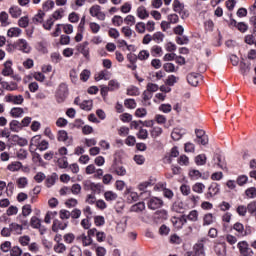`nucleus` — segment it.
Segmentation results:
<instances>
[{"instance_id":"a18cd8bd","label":"nucleus","mask_w":256,"mask_h":256,"mask_svg":"<svg viewBox=\"0 0 256 256\" xmlns=\"http://www.w3.org/2000/svg\"><path fill=\"white\" fill-rule=\"evenodd\" d=\"M19 27H22L23 29L29 27V17L23 16L18 20Z\"/></svg>"},{"instance_id":"6e6552de","label":"nucleus","mask_w":256,"mask_h":256,"mask_svg":"<svg viewBox=\"0 0 256 256\" xmlns=\"http://www.w3.org/2000/svg\"><path fill=\"white\" fill-rule=\"evenodd\" d=\"M147 205L148 209H152V211H155V209H161V207H163V200L157 197H153L149 199Z\"/></svg>"},{"instance_id":"4468645a","label":"nucleus","mask_w":256,"mask_h":256,"mask_svg":"<svg viewBox=\"0 0 256 256\" xmlns=\"http://www.w3.org/2000/svg\"><path fill=\"white\" fill-rule=\"evenodd\" d=\"M214 251L218 256H226L227 255V246L225 243H219L215 245Z\"/></svg>"},{"instance_id":"c756f323","label":"nucleus","mask_w":256,"mask_h":256,"mask_svg":"<svg viewBox=\"0 0 256 256\" xmlns=\"http://www.w3.org/2000/svg\"><path fill=\"white\" fill-rule=\"evenodd\" d=\"M11 61H6L4 63V69L2 70V75H4V77H9V75H11V73H13V69H11Z\"/></svg>"},{"instance_id":"423d86ee","label":"nucleus","mask_w":256,"mask_h":256,"mask_svg":"<svg viewBox=\"0 0 256 256\" xmlns=\"http://www.w3.org/2000/svg\"><path fill=\"white\" fill-rule=\"evenodd\" d=\"M112 171L113 173H116V175H119L120 177H124V175H127V170L123 167L121 161L117 159H114L113 161Z\"/></svg>"},{"instance_id":"de8ad7c7","label":"nucleus","mask_w":256,"mask_h":256,"mask_svg":"<svg viewBox=\"0 0 256 256\" xmlns=\"http://www.w3.org/2000/svg\"><path fill=\"white\" fill-rule=\"evenodd\" d=\"M105 187L102 186L101 183H94L92 193L95 195L96 193L99 195L100 193H103Z\"/></svg>"},{"instance_id":"338daca9","label":"nucleus","mask_w":256,"mask_h":256,"mask_svg":"<svg viewBox=\"0 0 256 256\" xmlns=\"http://www.w3.org/2000/svg\"><path fill=\"white\" fill-rule=\"evenodd\" d=\"M10 255H11V256H21V255H23V250H21V249L19 248V246H14V247L11 249Z\"/></svg>"},{"instance_id":"f03ea898","label":"nucleus","mask_w":256,"mask_h":256,"mask_svg":"<svg viewBox=\"0 0 256 256\" xmlns=\"http://www.w3.org/2000/svg\"><path fill=\"white\" fill-rule=\"evenodd\" d=\"M237 247L239 249V253H240L241 256H253V255H255V252L253 251V249H251V247H249V243H247V241L239 242Z\"/></svg>"},{"instance_id":"a19ab883","label":"nucleus","mask_w":256,"mask_h":256,"mask_svg":"<svg viewBox=\"0 0 256 256\" xmlns=\"http://www.w3.org/2000/svg\"><path fill=\"white\" fill-rule=\"evenodd\" d=\"M195 163L196 165H205L207 163V156L205 154H200L195 157Z\"/></svg>"},{"instance_id":"052dcab7","label":"nucleus","mask_w":256,"mask_h":256,"mask_svg":"<svg viewBox=\"0 0 256 256\" xmlns=\"http://www.w3.org/2000/svg\"><path fill=\"white\" fill-rule=\"evenodd\" d=\"M246 196L249 199H255L256 197V188L255 187H250L245 191Z\"/></svg>"},{"instance_id":"09e8293b","label":"nucleus","mask_w":256,"mask_h":256,"mask_svg":"<svg viewBox=\"0 0 256 256\" xmlns=\"http://www.w3.org/2000/svg\"><path fill=\"white\" fill-rule=\"evenodd\" d=\"M58 167L60 169H67L69 167V162L67 161V157H62L58 159Z\"/></svg>"},{"instance_id":"7ed1b4c3","label":"nucleus","mask_w":256,"mask_h":256,"mask_svg":"<svg viewBox=\"0 0 256 256\" xmlns=\"http://www.w3.org/2000/svg\"><path fill=\"white\" fill-rule=\"evenodd\" d=\"M219 193H221V185H219V183H217V182H212L208 186L206 198L213 199V197H216V195H219Z\"/></svg>"},{"instance_id":"4be33fe9","label":"nucleus","mask_w":256,"mask_h":256,"mask_svg":"<svg viewBox=\"0 0 256 256\" xmlns=\"http://www.w3.org/2000/svg\"><path fill=\"white\" fill-rule=\"evenodd\" d=\"M21 129H23V125L21 124V122L17 120H12L10 122V131H13L14 133H19Z\"/></svg>"},{"instance_id":"2f4dec72","label":"nucleus","mask_w":256,"mask_h":256,"mask_svg":"<svg viewBox=\"0 0 256 256\" xmlns=\"http://www.w3.org/2000/svg\"><path fill=\"white\" fill-rule=\"evenodd\" d=\"M173 7H174L175 13H179V14H182L183 9H185V5H183V3H181L179 0H174Z\"/></svg>"},{"instance_id":"20e7f679","label":"nucleus","mask_w":256,"mask_h":256,"mask_svg":"<svg viewBox=\"0 0 256 256\" xmlns=\"http://www.w3.org/2000/svg\"><path fill=\"white\" fill-rule=\"evenodd\" d=\"M68 95H69V89L67 88L66 84H60L56 93L57 102L63 103V101L67 99Z\"/></svg>"},{"instance_id":"aec40b11","label":"nucleus","mask_w":256,"mask_h":256,"mask_svg":"<svg viewBox=\"0 0 256 256\" xmlns=\"http://www.w3.org/2000/svg\"><path fill=\"white\" fill-rule=\"evenodd\" d=\"M8 103H13L14 105H21L24 101L22 95H10L7 97Z\"/></svg>"},{"instance_id":"0eeeda50","label":"nucleus","mask_w":256,"mask_h":256,"mask_svg":"<svg viewBox=\"0 0 256 256\" xmlns=\"http://www.w3.org/2000/svg\"><path fill=\"white\" fill-rule=\"evenodd\" d=\"M88 235H92L93 237L96 235V241H98V243H103V241L107 239V234L103 231H98L97 228L89 229Z\"/></svg>"},{"instance_id":"bf43d9fd","label":"nucleus","mask_w":256,"mask_h":256,"mask_svg":"<svg viewBox=\"0 0 256 256\" xmlns=\"http://www.w3.org/2000/svg\"><path fill=\"white\" fill-rule=\"evenodd\" d=\"M23 113H24L23 108H12L10 111V114L15 118L21 117Z\"/></svg>"},{"instance_id":"cd10ccee","label":"nucleus","mask_w":256,"mask_h":256,"mask_svg":"<svg viewBox=\"0 0 256 256\" xmlns=\"http://www.w3.org/2000/svg\"><path fill=\"white\" fill-rule=\"evenodd\" d=\"M9 13L11 17H13L14 19H17L18 17H21L22 10L19 8V6H12L9 9Z\"/></svg>"},{"instance_id":"72a5a7b5","label":"nucleus","mask_w":256,"mask_h":256,"mask_svg":"<svg viewBox=\"0 0 256 256\" xmlns=\"http://www.w3.org/2000/svg\"><path fill=\"white\" fill-rule=\"evenodd\" d=\"M23 31L20 28L12 27L8 30L7 35L9 37H19Z\"/></svg>"},{"instance_id":"774afa93","label":"nucleus","mask_w":256,"mask_h":256,"mask_svg":"<svg viewBox=\"0 0 256 256\" xmlns=\"http://www.w3.org/2000/svg\"><path fill=\"white\" fill-rule=\"evenodd\" d=\"M247 211L253 215V213L256 212V201H252L250 202L247 207H246Z\"/></svg>"},{"instance_id":"79ce46f5","label":"nucleus","mask_w":256,"mask_h":256,"mask_svg":"<svg viewBox=\"0 0 256 256\" xmlns=\"http://www.w3.org/2000/svg\"><path fill=\"white\" fill-rule=\"evenodd\" d=\"M149 57H151V54L147 50H141L137 56L139 61H147V59H149Z\"/></svg>"},{"instance_id":"412c9836","label":"nucleus","mask_w":256,"mask_h":256,"mask_svg":"<svg viewBox=\"0 0 256 256\" xmlns=\"http://www.w3.org/2000/svg\"><path fill=\"white\" fill-rule=\"evenodd\" d=\"M22 168H23V163L19 161L12 162L7 166L8 171H11L12 173L20 171Z\"/></svg>"},{"instance_id":"680f3d73","label":"nucleus","mask_w":256,"mask_h":256,"mask_svg":"<svg viewBox=\"0 0 256 256\" xmlns=\"http://www.w3.org/2000/svg\"><path fill=\"white\" fill-rule=\"evenodd\" d=\"M124 105L127 107V109H135V107H137V103L134 99H126L124 101Z\"/></svg>"},{"instance_id":"473e14b6","label":"nucleus","mask_w":256,"mask_h":256,"mask_svg":"<svg viewBox=\"0 0 256 256\" xmlns=\"http://www.w3.org/2000/svg\"><path fill=\"white\" fill-rule=\"evenodd\" d=\"M199 219V212H197V210H192L189 212L188 215H186V223H187V220L188 221H198Z\"/></svg>"},{"instance_id":"ddd939ff","label":"nucleus","mask_w":256,"mask_h":256,"mask_svg":"<svg viewBox=\"0 0 256 256\" xmlns=\"http://www.w3.org/2000/svg\"><path fill=\"white\" fill-rule=\"evenodd\" d=\"M67 222H61L59 220H54L53 221V225H52V231H54V233H57V231L61 230V231H65V229H67Z\"/></svg>"},{"instance_id":"a878e982","label":"nucleus","mask_w":256,"mask_h":256,"mask_svg":"<svg viewBox=\"0 0 256 256\" xmlns=\"http://www.w3.org/2000/svg\"><path fill=\"white\" fill-rule=\"evenodd\" d=\"M192 191L194 193H198V195H201L204 191H205V184L201 183V182H196L193 186H192Z\"/></svg>"},{"instance_id":"a211bd4d","label":"nucleus","mask_w":256,"mask_h":256,"mask_svg":"<svg viewBox=\"0 0 256 256\" xmlns=\"http://www.w3.org/2000/svg\"><path fill=\"white\" fill-rule=\"evenodd\" d=\"M234 231L238 232V235L240 237H245L247 235V232L245 231V226L241 222H236L233 225Z\"/></svg>"},{"instance_id":"49530a36","label":"nucleus","mask_w":256,"mask_h":256,"mask_svg":"<svg viewBox=\"0 0 256 256\" xmlns=\"http://www.w3.org/2000/svg\"><path fill=\"white\" fill-rule=\"evenodd\" d=\"M70 256H83V251L79 246H72Z\"/></svg>"},{"instance_id":"9d476101","label":"nucleus","mask_w":256,"mask_h":256,"mask_svg":"<svg viewBox=\"0 0 256 256\" xmlns=\"http://www.w3.org/2000/svg\"><path fill=\"white\" fill-rule=\"evenodd\" d=\"M201 79L200 74L197 73H190L187 76V81L189 85H192V87H197L199 85V80Z\"/></svg>"},{"instance_id":"ea45409f","label":"nucleus","mask_w":256,"mask_h":256,"mask_svg":"<svg viewBox=\"0 0 256 256\" xmlns=\"http://www.w3.org/2000/svg\"><path fill=\"white\" fill-rule=\"evenodd\" d=\"M0 22L2 23V27L9 25V14H7V12L0 13Z\"/></svg>"},{"instance_id":"5701e85b","label":"nucleus","mask_w":256,"mask_h":256,"mask_svg":"<svg viewBox=\"0 0 256 256\" xmlns=\"http://www.w3.org/2000/svg\"><path fill=\"white\" fill-rule=\"evenodd\" d=\"M150 135L153 139H157V137H161V135H163V128L159 126H153L150 131Z\"/></svg>"},{"instance_id":"f704fd0d","label":"nucleus","mask_w":256,"mask_h":256,"mask_svg":"<svg viewBox=\"0 0 256 256\" xmlns=\"http://www.w3.org/2000/svg\"><path fill=\"white\" fill-rule=\"evenodd\" d=\"M131 211L134 213H141V211H145V203L144 202H139L137 204H134L131 207Z\"/></svg>"},{"instance_id":"4d7b16f0","label":"nucleus","mask_w":256,"mask_h":256,"mask_svg":"<svg viewBox=\"0 0 256 256\" xmlns=\"http://www.w3.org/2000/svg\"><path fill=\"white\" fill-rule=\"evenodd\" d=\"M95 183L92 182L91 180H86L83 182V189L84 191H93Z\"/></svg>"},{"instance_id":"bb28decb","label":"nucleus","mask_w":256,"mask_h":256,"mask_svg":"<svg viewBox=\"0 0 256 256\" xmlns=\"http://www.w3.org/2000/svg\"><path fill=\"white\" fill-rule=\"evenodd\" d=\"M214 222H215V216H213V214L207 213L204 215V217H203L204 227L207 225H213Z\"/></svg>"},{"instance_id":"603ef678","label":"nucleus","mask_w":256,"mask_h":256,"mask_svg":"<svg viewBox=\"0 0 256 256\" xmlns=\"http://www.w3.org/2000/svg\"><path fill=\"white\" fill-rule=\"evenodd\" d=\"M203 247H204L203 242H199L194 245L193 252L198 254V256L203 255Z\"/></svg>"},{"instance_id":"f8f14e48","label":"nucleus","mask_w":256,"mask_h":256,"mask_svg":"<svg viewBox=\"0 0 256 256\" xmlns=\"http://www.w3.org/2000/svg\"><path fill=\"white\" fill-rule=\"evenodd\" d=\"M172 223L176 229H182L183 225L187 223V215H183L178 218H174Z\"/></svg>"},{"instance_id":"58836bf2","label":"nucleus","mask_w":256,"mask_h":256,"mask_svg":"<svg viewBox=\"0 0 256 256\" xmlns=\"http://www.w3.org/2000/svg\"><path fill=\"white\" fill-rule=\"evenodd\" d=\"M30 225L33 229H41V220L37 216H33L30 220Z\"/></svg>"},{"instance_id":"6ab92c4d","label":"nucleus","mask_w":256,"mask_h":256,"mask_svg":"<svg viewBox=\"0 0 256 256\" xmlns=\"http://www.w3.org/2000/svg\"><path fill=\"white\" fill-rule=\"evenodd\" d=\"M231 25L236 27L240 33H246V31L249 29V26L244 22L237 23V21L232 20Z\"/></svg>"},{"instance_id":"c9c22d12","label":"nucleus","mask_w":256,"mask_h":256,"mask_svg":"<svg viewBox=\"0 0 256 256\" xmlns=\"http://www.w3.org/2000/svg\"><path fill=\"white\" fill-rule=\"evenodd\" d=\"M41 143V135L33 136L30 141V149H33L34 147H39Z\"/></svg>"},{"instance_id":"f257e3e1","label":"nucleus","mask_w":256,"mask_h":256,"mask_svg":"<svg viewBox=\"0 0 256 256\" xmlns=\"http://www.w3.org/2000/svg\"><path fill=\"white\" fill-rule=\"evenodd\" d=\"M188 177L191 179V181H199V179L207 181V179H209V172L203 174L201 171L192 168L189 170Z\"/></svg>"},{"instance_id":"37998d69","label":"nucleus","mask_w":256,"mask_h":256,"mask_svg":"<svg viewBox=\"0 0 256 256\" xmlns=\"http://www.w3.org/2000/svg\"><path fill=\"white\" fill-rule=\"evenodd\" d=\"M160 187L163 189V195L166 199H173L174 194L171 189L165 188V184H160Z\"/></svg>"},{"instance_id":"dca6fc26","label":"nucleus","mask_w":256,"mask_h":256,"mask_svg":"<svg viewBox=\"0 0 256 256\" xmlns=\"http://www.w3.org/2000/svg\"><path fill=\"white\" fill-rule=\"evenodd\" d=\"M186 131L183 128H174L171 137L174 141H179L183 135H185Z\"/></svg>"},{"instance_id":"9b49d317","label":"nucleus","mask_w":256,"mask_h":256,"mask_svg":"<svg viewBox=\"0 0 256 256\" xmlns=\"http://www.w3.org/2000/svg\"><path fill=\"white\" fill-rule=\"evenodd\" d=\"M91 237H93V235H89V232H87V235L86 234H81L78 237V239H79V241L82 242V245L84 247H89V245H92V243H93V238H91Z\"/></svg>"},{"instance_id":"3c124183","label":"nucleus","mask_w":256,"mask_h":256,"mask_svg":"<svg viewBox=\"0 0 256 256\" xmlns=\"http://www.w3.org/2000/svg\"><path fill=\"white\" fill-rule=\"evenodd\" d=\"M119 87H120V84H119V81L117 80H110L108 82V88L110 89V91H117Z\"/></svg>"},{"instance_id":"39448f33","label":"nucleus","mask_w":256,"mask_h":256,"mask_svg":"<svg viewBox=\"0 0 256 256\" xmlns=\"http://www.w3.org/2000/svg\"><path fill=\"white\" fill-rule=\"evenodd\" d=\"M91 17H96L99 21H105V12L101 11V6L93 5L89 9Z\"/></svg>"},{"instance_id":"69168bd1","label":"nucleus","mask_w":256,"mask_h":256,"mask_svg":"<svg viewBox=\"0 0 256 256\" xmlns=\"http://www.w3.org/2000/svg\"><path fill=\"white\" fill-rule=\"evenodd\" d=\"M37 49L40 51V53H49V50H47V42H39Z\"/></svg>"},{"instance_id":"0e129e2a","label":"nucleus","mask_w":256,"mask_h":256,"mask_svg":"<svg viewBox=\"0 0 256 256\" xmlns=\"http://www.w3.org/2000/svg\"><path fill=\"white\" fill-rule=\"evenodd\" d=\"M17 157L20 161H23L27 158V156L29 155V152H27V150L25 149H20L18 152H17Z\"/></svg>"},{"instance_id":"7c9ffc66","label":"nucleus","mask_w":256,"mask_h":256,"mask_svg":"<svg viewBox=\"0 0 256 256\" xmlns=\"http://www.w3.org/2000/svg\"><path fill=\"white\" fill-rule=\"evenodd\" d=\"M18 189H25L27 185H29V180H27V177H20L16 181Z\"/></svg>"},{"instance_id":"4c0bfd02","label":"nucleus","mask_w":256,"mask_h":256,"mask_svg":"<svg viewBox=\"0 0 256 256\" xmlns=\"http://www.w3.org/2000/svg\"><path fill=\"white\" fill-rule=\"evenodd\" d=\"M13 141L17 143L20 147H25L28 145L29 141L26 138H21L19 136H14Z\"/></svg>"},{"instance_id":"2eb2a0df","label":"nucleus","mask_w":256,"mask_h":256,"mask_svg":"<svg viewBox=\"0 0 256 256\" xmlns=\"http://www.w3.org/2000/svg\"><path fill=\"white\" fill-rule=\"evenodd\" d=\"M125 195H127V200L129 203L139 200V194H137V192L133 191L131 188L126 189Z\"/></svg>"},{"instance_id":"c03bdc74","label":"nucleus","mask_w":256,"mask_h":256,"mask_svg":"<svg viewBox=\"0 0 256 256\" xmlns=\"http://www.w3.org/2000/svg\"><path fill=\"white\" fill-rule=\"evenodd\" d=\"M152 39L153 41H155V43H163V40L165 39V34H163L162 32H156L153 34Z\"/></svg>"},{"instance_id":"864d4df0","label":"nucleus","mask_w":256,"mask_h":256,"mask_svg":"<svg viewBox=\"0 0 256 256\" xmlns=\"http://www.w3.org/2000/svg\"><path fill=\"white\" fill-rule=\"evenodd\" d=\"M177 81H179V77H176L175 75H170L166 80V85H168L169 87H173V85H175Z\"/></svg>"},{"instance_id":"f3484780","label":"nucleus","mask_w":256,"mask_h":256,"mask_svg":"<svg viewBox=\"0 0 256 256\" xmlns=\"http://www.w3.org/2000/svg\"><path fill=\"white\" fill-rule=\"evenodd\" d=\"M78 51L82 53V55L86 58L89 59V42H84L80 44L77 47Z\"/></svg>"},{"instance_id":"b1692460","label":"nucleus","mask_w":256,"mask_h":256,"mask_svg":"<svg viewBox=\"0 0 256 256\" xmlns=\"http://www.w3.org/2000/svg\"><path fill=\"white\" fill-rule=\"evenodd\" d=\"M136 13L139 19H147L149 17V12H147V9L144 6L138 7Z\"/></svg>"},{"instance_id":"6e6d98bb","label":"nucleus","mask_w":256,"mask_h":256,"mask_svg":"<svg viewBox=\"0 0 256 256\" xmlns=\"http://www.w3.org/2000/svg\"><path fill=\"white\" fill-rule=\"evenodd\" d=\"M58 141H62L65 142L69 139V136L67 135V131L65 130H60L58 132V136H57Z\"/></svg>"},{"instance_id":"5fc2aeb1","label":"nucleus","mask_w":256,"mask_h":256,"mask_svg":"<svg viewBox=\"0 0 256 256\" xmlns=\"http://www.w3.org/2000/svg\"><path fill=\"white\" fill-rule=\"evenodd\" d=\"M55 7V2L53 0H47L45 3L42 5L43 11H49Z\"/></svg>"},{"instance_id":"8fccbe9b","label":"nucleus","mask_w":256,"mask_h":256,"mask_svg":"<svg viewBox=\"0 0 256 256\" xmlns=\"http://www.w3.org/2000/svg\"><path fill=\"white\" fill-rule=\"evenodd\" d=\"M57 181V174H52L50 177L47 178L46 180V186L47 187H53Z\"/></svg>"},{"instance_id":"13d9d810","label":"nucleus","mask_w":256,"mask_h":256,"mask_svg":"<svg viewBox=\"0 0 256 256\" xmlns=\"http://www.w3.org/2000/svg\"><path fill=\"white\" fill-rule=\"evenodd\" d=\"M125 229H127V221L117 223V233H125Z\"/></svg>"},{"instance_id":"e2e57ef3","label":"nucleus","mask_w":256,"mask_h":256,"mask_svg":"<svg viewBox=\"0 0 256 256\" xmlns=\"http://www.w3.org/2000/svg\"><path fill=\"white\" fill-rule=\"evenodd\" d=\"M10 229H11V231H14L15 233H18V235H20V233L23 231V226H21L17 223H11Z\"/></svg>"},{"instance_id":"1a4fd4ad","label":"nucleus","mask_w":256,"mask_h":256,"mask_svg":"<svg viewBox=\"0 0 256 256\" xmlns=\"http://www.w3.org/2000/svg\"><path fill=\"white\" fill-rule=\"evenodd\" d=\"M16 45L19 51H22V53H31V45H29V42H27V40L19 39L16 42Z\"/></svg>"},{"instance_id":"e433bc0d","label":"nucleus","mask_w":256,"mask_h":256,"mask_svg":"<svg viewBox=\"0 0 256 256\" xmlns=\"http://www.w3.org/2000/svg\"><path fill=\"white\" fill-rule=\"evenodd\" d=\"M80 108L83 109L84 111H91V109H93V101H91V100H84L80 104Z\"/></svg>"},{"instance_id":"c85d7f7f","label":"nucleus","mask_w":256,"mask_h":256,"mask_svg":"<svg viewBox=\"0 0 256 256\" xmlns=\"http://www.w3.org/2000/svg\"><path fill=\"white\" fill-rule=\"evenodd\" d=\"M117 197H118L117 193L111 190H108L104 193V199L108 202L116 201Z\"/></svg>"},{"instance_id":"393cba45","label":"nucleus","mask_w":256,"mask_h":256,"mask_svg":"<svg viewBox=\"0 0 256 256\" xmlns=\"http://www.w3.org/2000/svg\"><path fill=\"white\" fill-rule=\"evenodd\" d=\"M150 53L152 57H161V55H163V48H161V46L154 45L151 47Z\"/></svg>"}]
</instances>
